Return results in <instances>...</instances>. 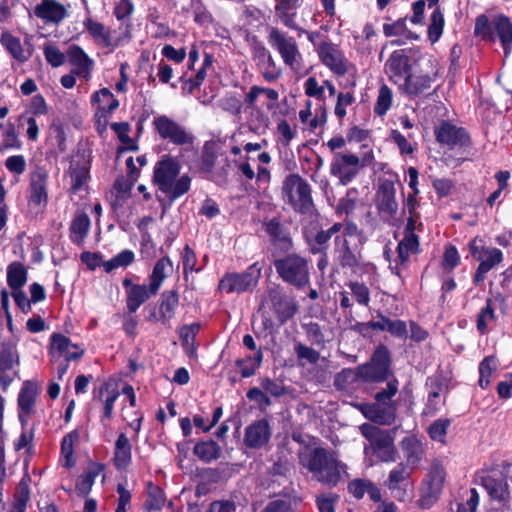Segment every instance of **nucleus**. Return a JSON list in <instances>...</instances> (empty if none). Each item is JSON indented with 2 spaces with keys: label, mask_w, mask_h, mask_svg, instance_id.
I'll use <instances>...</instances> for the list:
<instances>
[{
  "label": "nucleus",
  "mask_w": 512,
  "mask_h": 512,
  "mask_svg": "<svg viewBox=\"0 0 512 512\" xmlns=\"http://www.w3.org/2000/svg\"><path fill=\"white\" fill-rule=\"evenodd\" d=\"M181 163L170 154H164L155 163L152 183L166 195L168 204L186 194L191 187V178L188 174L179 176Z\"/></svg>",
  "instance_id": "nucleus-1"
},
{
  "label": "nucleus",
  "mask_w": 512,
  "mask_h": 512,
  "mask_svg": "<svg viewBox=\"0 0 512 512\" xmlns=\"http://www.w3.org/2000/svg\"><path fill=\"white\" fill-rule=\"evenodd\" d=\"M299 464L320 483L335 487L340 479V462L326 448L306 446L298 452Z\"/></svg>",
  "instance_id": "nucleus-2"
},
{
  "label": "nucleus",
  "mask_w": 512,
  "mask_h": 512,
  "mask_svg": "<svg viewBox=\"0 0 512 512\" xmlns=\"http://www.w3.org/2000/svg\"><path fill=\"white\" fill-rule=\"evenodd\" d=\"M398 385L396 377L389 380L385 388L375 393L374 402L362 404L363 415L374 423L391 425L396 419L397 403L393 398L398 393Z\"/></svg>",
  "instance_id": "nucleus-3"
},
{
  "label": "nucleus",
  "mask_w": 512,
  "mask_h": 512,
  "mask_svg": "<svg viewBox=\"0 0 512 512\" xmlns=\"http://www.w3.org/2000/svg\"><path fill=\"white\" fill-rule=\"evenodd\" d=\"M279 278L298 290L310 285L309 260L298 254L289 253L273 262Z\"/></svg>",
  "instance_id": "nucleus-4"
},
{
  "label": "nucleus",
  "mask_w": 512,
  "mask_h": 512,
  "mask_svg": "<svg viewBox=\"0 0 512 512\" xmlns=\"http://www.w3.org/2000/svg\"><path fill=\"white\" fill-rule=\"evenodd\" d=\"M282 198L296 213L307 215L312 212L314 202L310 184L298 173L288 174L282 184Z\"/></svg>",
  "instance_id": "nucleus-5"
},
{
  "label": "nucleus",
  "mask_w": 512,
  "mask_h": 512,
  "mask_svg": "<svg viewBox=\"0 0 512 512\" xmlns=\"http://www.w3.org/2000/svg\"><path fill=\"white\" fill-rule=\"evenodd\" d=\"M360 431L362 436L369 442V446H366L364 449L366 455L371 453L380 462L392 463L396 461L397 449L394 445V437L390 431L368 423L361 425Z\"/></svg>",
  "instance_id": "nucleus-6"
},
{
  "label": "nucleus",
  "mask_w": 512,
  "mask_h": 512,
  "mask_svg": "<svg viewBox=\"0 0 512 512\" xmlns=\"http://www.w3.org/2000/svg\"><path fill=\"white\" fill-rule=\"evenodd\" d=\"M262 265L254 262L242 272H225L218 282L217 290L226 294L252 292L261 278Z\"/></svg>",
  "instance_id": "nucleus-7"
},
{
  "label": "nucleus",
  "mask_w": 512,
  "mask_h": 512,
  "mask_svg": "<svg viewBox=\"0 0 512 512\" xmlns=\"http://www.w3.org/2000/svg\"><path fill=\"white\" fill-rule=\"evenodd\" d=\"M364 383L388 382L394 376L392 370V355L389 348L380 343L372 352L369 360L360 364Z\"/></svg>",
  "instance_id": "nucleus-8"
},
{
  "label": "nucleus",
  "mask_w": 512,
  "mask_h": 512,
  "mask_svg": "<svg viewBox=\"0 0 512 512\" xmlns=\"http://www.w3.org/2000/svg\"><path fill=\"white\" fill-rule=\"evenodd\" d=\"M471 257L479 261L478 267L473 275V282L479 285L486 279L487 273L503 261V252L496 247H486L484 240L478 236L468 243Z\"/></svg>",
  "instance_id": "nucleus-9"
},
{
  "label": "nucleus",
  "mask_w": 512,
  "mask_h": 512,
  "mask_svg": "<svg viewBox=\"0 0 512 512\" xmlns=\"http://www.w3.org/2000/svg\"><path fill=\"white\" fill-rule=\"evenodd\" d=\"M17 339L9 338L0 342V387L6 391L19 378L20 356Z\"/></svg>",
  "instance_id": "nucleus-10"
},
{
  "label": "nucleus",
  "mask_w": 512,
  "mask_h": 512,
  "mask_svg": "<svg viewBox=\"0 0 512 512\" xmlns=\"http://www.w3.org/2000/svg\"><path fill=\"white\" fill-rule=\"evenodd\" d=\"M433 134L439 145L448 147L450 150L454 148L466 150L472 146V138L468 130L449 120L442 119L435 124Z\"/></svg>",
  "instance_id": "nucleus-11"
},
{
  "label": "nucleus",
  "mask_w": 512,
  "mask_h": 512,
  "mask_svg": "<svg viewBox=\"0 0 512 512\" xmlns=\"http://www.w3.org/2000/svg\"><path fill=\"white\" fill-rule=\"evenodd\" d=\"M410 48H402L394 50L384 64V72L389 81L397 86V89L406 79H409L416 60L411 56Z\"/></svg>",
  "instance_id": "nucleus-12"
},
{
  "label": "nucleus",
  "mask_w": 512,
  "mask_h": 512,
  "mask_svg": "<svg viewBox=\"0 0 512 512\" xmlns=\"http://www.w3.org/2000/svg\"><path fill=\"white\" fill-rule=\"evenodd\" d=\"M153 127L162 140L175 146H192L194 143V135L167 115L154 117Z\"/></svg>",
  "instance_id": "nucleus-13"
},
{
  "label": "nucleus",
  "mask_w": 512,
  "mask_h": 512,
  "mask_svg": "<svg viewBox=\"0 0 512 512\" xmlns=\"http://www.w3.org/2000/svg\"><path fill=\"white\" fill-rule=\"evenodd\" d=\"M267 297L278 321V326H283L299 312V304L296 298L289 295L280 285L268 288Z\"/></svg>",
  "instance_id": "nucleus-14"
},
{
  "label": "nucleus",
  "mask_w": 512,
  "mask_h": 512,
  "mask_svg": "<svg viewBox=\"0 0 512 512\" xmlns=\"http://www.w3.org/2000/svg\"><path fill=\"white\" fill-rule=\"evenodd\" d=\"M120 395L119 380L115 377L107 378L93 390L92 401L101 405V423L113 418L114 404Z\"/></svg>",
  "instance_id": "nucleus-15"
},
{
  "label": "nucleus",
  "mask_w": 512,
  "mask_h": 512,
  "mask_svg": "<svg viewBox=\"0 0 512 512\" xmlns=\"http://www.w3.org/2000/svg\"><path fill=\"white\" fill-rule=\"evenodd\" d=\"M267 39L269 45L280 54L284 64L295 69L297 59L301 58L295 38L277 27H270Z\"/></svg>",
  "instance_id": "nucleus-16"
},
{
  "label": "nucleus",
  "mask_w": 512,
  "mask_h": 512,
  "mask_svg": "<svg viewBox=\"0 0 512 512\" xmlns=\"http://www.w3.org/2000/svg\"><path fill=\"white\" fill-rule=\"evenodd\" d=\"M335 259L342 270L357 273L362 268V245L351 244L350 240L334 238Z\"/></svg>",
  "instance_id": "nucleus-17"
},
{
  "label": "nucleus",
  "mask_w": 512,
  "mask_h": 512,
  "mask_svg": "<svg viewBox=\"0 0 512 512\" xmlns=\"http://www.w3.org/2000/svg\"><path fill=\"white\" fill-rule=\"evenodd\" d=\"M413 468L405 463H398L388 474V478L384 481V485L390 490L393 497L404 502L413 490L410 476Z\"/></svg>",
  "instance_id": "nucleus-18"
},
{
  "label": "nucleus",
  "mask_w": 512,
  "mask_h": 512,
  "mask_svg": "<svg viewBox=\"0 0 512 512\" xmlns=\"http://www.w3.org/2000/svg\"><path fill=\"white\" fill-rule=\"evenodd\" d=\"M361 167L360 158L357 155L337 152L330 164V174L345 186L355 179Z\"/></svg>",
  "instance_id": "nucleus-19"
},
{
  "label": "nucleus",
  "mask_w": 512,
  "mask_h": 512,
  "mask_svg": "<svg viewBox=\"0 0 512 512\" xmlns=\"http://www.w3.org/2000/svg\"><path fill=\"white\" fill-rule=\"evenodd\" d=\"M41 393V384L36 380L23 382L17 397L18 417L26 425L35 413L36 402Z\"/></svg>",
  "instance_id": "nucleus-20"
},
{
  "label": "nucleus",
  "mask_w": 512,
  "mask_h": 512,
  "mask_svg": "<svg viewBox=\"0 0 512 512\" xmlns=\"http://www.w3.org/2000/svg\"><path fill=\"white\" fill-rule=\"evenodd\" d=\"M437 76L438 70L433 68L430 71H415L414 69L409 79L403 82L398 91L411 99L417 98L431 89Z\"/></svg>",
  "instance_id": "nucleus-21"
},
{
  "label": "nucleus",
  "mask_w": 512,
  "mask_h": 512,
  "mask_svg": "<svg viewBox=\"0 0 512 512\" xmlns=\"http://www.w3.org/2000/svg\"><path fill=\"white\" fill-rule=\"evenodd\" d=\"M263 228L269 237L270 244L282 251L289 252L293 248V240L289 227L282 222L280 216L265 218Z\"/></svg>",
  "instance_id": "nucleus-22"
},
{
  "label": "nucleus",
  "mask_w": 512,
  "mask_h": 512,
  "mask_svg": "<svg viewBox=\"0 0 512 512\" xmlns=\"http://www.w3.org/2000/svg\"><path fill=\"white\" fill-rule=\"evenodd\" d=\"M375 205L382 219L391 220L396 217L398 203L396 201L395 185L392 180L385 179L380 182L376 192Z\"/></svg>",
  "instance_id": "nucleus-23"
},
{
  "label": "nucleus",
  "mask_w": 512,
  "mask_h": 512,
  "mask_svg": "<svg viewBox=\"0 0 512 512\" xmlns=\"http://www.w3.org/2000/svg\"><path fill=\"white\" fill-rule=\"evenodd\" d=\"M251 54L266 82L272 83L280 78L281 70L277 67L273 56L262 42L254 41L251 45Z\"/></svg>",
  "instance_id": "nucleus-24"
},
{
  "label": "nucleus",
  "mask_w": 512,
  "mask_h": 512,
  "mask_svg": "<svg viewBox=\"0 0 512 512\" xmlns=\"http://www.w3.org/2000/svg\"><path fill=\"white\" fill-rule=\"evenodd\" d=\"M271 436L272 430L269 421L262 418L245 428L243 442L247 448L258 450L269 443Z\"/></svg>",
  "instance_id": "nucleus-25"
},
{
  "label": "nucleus",
  "mask_w": 512,
  "mask_h": 512,
  "mask_svg": "<svg viewBox=\"0 0 512 512\" xmlns=\"http://www.w3.org/2000/svg\"><path fill=\"white\" fill-rule=\"evenodd\" d=\"M316 51L321 62L334 74L343 76L347 73L346 60L343 53L328 41L321 42Z\"/></svg>",
  "instance_id": "nucleus-26"
},
{
  "label": "nucleus",
  "mask_w": 512,
  "mask_h": 512,
  "mask_svg": "<svg viewBox=\"0 0 512 512\" xmlns=\"http://www.w3.org/2000/svg\"><path fill=\"white\" fill-rule=\"evenodd\" d=\"M99 95L110 100L108 106H98L94 116L95 129L98 135L102 137L107 131L110 115L119 107V101L108 88H102L94 92L91 97L92 101H99Z\"/></svg>",
  "instance_id": "nucleus-27"
},
{
  "label": "nucleus",
  "mask_w": 512,
  "mask_h": 512,
  "mask_svg": "<svg viewBox=\"0 0 512 512\" xmlns=\"http://www.w3.org/2000/svg\"><path fill=\"white\" fill-rule=\"evenodd\" d=\"M90 168L91 162L85 153L72 157L70 161V177L72 181L70 192L72 194L77 193L87 184L90 178Z\"/></svg>",
  "instance_id": "nucleus-28"
},
{
  "label": "nucleus",
  "mask_w": 512,
  "mask_h": 512,
  "mask_svg": "<svg viewBox=\"0 0 512 512\" xmlns=\"http://www.w3.org/2000/svg\"><path fill=\"white\" fill-rule=\"evenodd\" d=\"M396 252L395 265H391L390 270L392 274L401 277V269L408 265L410 255L421 252L419 237L403 236L397 244Z\"/></svg>",
  "instance_id": "nucleus-29"
},
{
  "label": "nucleus",
  "mask_w": 512,
  "mask_h": 512,
  "mask_svg": "<svg viewBox=\"0 0 512 512\" xmlns=\"http://www.w3.org/2000/svg\"><path fill=\"white\" fill-rule=\"evenodd\" d=\"M47 174L42 170H36L31 175L29 205L40 209L47 202Z\"/></svg>",
  "instance_id": "nucleus-30"
},
{
  "label": "nucleus",
  "mask_w": 512,
  "mask_h": 512,
  "mask_svg": "<svg viewBox=\"0 0 512 512\" xmlns=\"http://www.w3.org/2000/svg\"><path fill=\"white\" fill-rule=\"evenodd\" d=\"M117 471H125L132 463V444L124 432L119 433L112 458Z\"/></svg>",
  "instance_id": "nucleus-31"
},
{
  "label": "nucleus",
  "mask_w": 512,
  "mask_h": 512,
  "mask_svg": "<svg viewBox=\"0 0 512 512\" xmlns=\"http://www.w3.org/2000/svg\"><path fill=\"white\" fill-rule=\"evenodd\" d=\"M303 237L311 254L325 253L330 247V236L328 232L318 226L306 228Z\"/></svg>",
  "instance_id": "nucleus-32"
},
{
  "label": "nucleus",
  "mask_w": 512,
  "mask_h": 512,
  "mask_svg": "<svg viewBox=\"0 0 512 512\" xmlns=\"http://www.w3.org/2000/svg\"><path fill=\"white\" fill-rule=\"evenodd\" d=\"M180 296L177 289L165 290L161 293L157 302L164 326H170V321L175 317L179 307Z\"/></svg>",
  "instance_id": "nucleus-33"
},
{
  "label": "nucleus",
  "mask_w": 512,
  "mask_h": 512,
  "mask_svg": "<svg viewBox=\"0 0 512 512\" xmlns=\"http://www.w3.org/2000/svg\"><path fill=\"white\" fill-rule=\"evenodd\" d=\"M105 469L102 463H92L87 471L79 475L75 485V493L86 498L92 490L96 477Z\"/></svg>",
  "instance_id": "nucleus-34"
},
{
  "label": "nucleus",
  "mask_w": 512,
  "mask_h": 512,
  "mask_svg": "<svg viewBox=\"0 0 512 512\" xmlns=\"http://www.w3.org/2000/svg\"><path fill=\"white\" fill-rule=\"evenodd\" d=\"M496 37L499 38L504 54L507 57L512 51V21L505 14L495 16Z\"/></svg>",
  "instance_id": "nucleus-35"
},
{
  "label": "nucleus",
  "mask_w": 512,
  "mask_h": 512,
  "mask_svg": "<svg viewBox=\"0 0 512 512\" xmlns=\"http://www.w3.org/2000/svg\"><path fill=\"white\" fill-rule=\"evenodd\" d=\"M201 330V323L194 322L191 324H184L179 327L178 334L183 349L186 351L188 357L193 358L197 356L196 336Z\"/></svg>",
  "instance_id": "nucleus-36"
},
{
  "label": "nucleus",
  "mask_w": 512,
  "mask_h": 512,
  "mask_svg": "<svg viewBox=\"0 0 512 512\" xmlns=\"http://www.w3.org/2000/svg\"><path fill=\"white\" fill-rule=\"evenodd\" d=\"M150 291V285L136 284L128 289L126 294V308L129 313H135L150 297L155 296Z\"/></svg>",
  "instance_id": "nucleus-37"
},
{
  "label": "nucleus",
  "mask_w": 512,
  "mask_h": 512,
  "mask_svg": "<svg viewBox=\"0 0 512 512\" xmlns=\"http://www.w3.org/2000/svg\"><path fill=\"white\" fill-rule=\"evenodd\" d=\"M481 483L492 500L502 502L509 497V486L504 478L485 476Z\"/></svg>",
  "instance_id": "nucleus-38"
},
{
  "label": "nucleus",
  "mask_w": 512,
  "mask_h": 512,
  "mask_svg": "<svg viewBox=\"0 0 512 512\" xmlns=\"http://www.w3.org/2000/svg\"><path fill=\"white\" fill-rule=\"evenodd\" d=\"M193 454L204 463H211L221 457L222 448L214 440H200L193 447Z\"/></svg>",
  "instance_id": "nucleus-39"
},
{
  "label": "nucleus",
  "mask_w": 512,
  "mask_h": 512,
  "mask_svg": "<svg viewBox=\"0 0 512 512\" xmlns=\"http://www.w3.org/2000/svg\"><path fill=\"white\" fill-rule=\"evenodd\" d=\"M34 15L46 22H59L64 15V8L55 0H42L35 6Z\"/></svg>",
  "instance_id": "nucleus-40"
},
{
  "label": "nucleus",
  "mask_w": 512,
  "mask_h": 512,
  "mask_svg": "<svg viewBox=\"0 0 512 512\" xmlns=\"http://www.w3.org/2000/svg\"><path fill=\"white\" fill-rule=\"evenodd\" d=\"M401 448L406 458L405 464L414 468L424 454L422 443L414 436H407L402 439Z\"/></svg>",
  "instance_id": "nucleus-41"
},
{
  "label": "nucleus",
  "mask_w": 512,
  "mask_h": 512,
  "mask_svg": "<svg viewBox=\"0 0 512 512\" xmlns=\"http://www.w3.org/2000/svg\"><path fill=\"white\" fill-rule=\"evenodd\" d=\"M359 381L364 382L360 365L355 368H343L335 375L333 385L337 391H346L351 385Z\"/></svg>",
  "instance_id": "nucleus-42"
},
{
  "label": "nucleus",
  "mask_w": 512,
  "mask_h": 512,
  "mask_svg": "<svg viewBox=\"0 0 512 512\" xmlns=\"http://www.w3.org/2000/svg\"><path fill=\"white\" fill-rule=\"evenodd\" d=\"M498 316L496 314L494 301L487 298L485 305L479 310L476 316V329L480 335H486L489 332L488 324L496 323Z\"/></svg>",
  "instance_id": "nucleus-43"
},
{
  "label": "nucleus",
  "mask_w": 512,
  "mask_h": 512,
  "mask_svg": "<svg viewBox=\"0 0 512 512\" xmlns=\"http://www.w3.org/2000/svg\"><path fill=\"white\" fill-rule=\"evenodd\" d=\"M275 11L279 15L283 24L290 29H298L295 23L296 12L291 13V10H297L300 7L299 0H274Z\"/></svg>",
  "instance_id": "nucleus-44"
},
{
  "label": "nucleus",
  "mask_w": 512,
  "mask_h": 512,
  "mask_svg": "<svg viewBox=\"0 0 512 512\" xmlns=\"http://www.w3.org/2000/svg\"><path fill=\"white\" fill-rule=\"evenodd\" d=\"M172 261L168 256H164L156 261L152 273L149 275L150 291L158 294L164 280L167 278L165 272L167 267L172 268Z\"/></svg>",
  "instance_id": "nucleus-45"
},
{
  "label": "nucleus",
  "mask_w": 512,
  "mask_h": 512,
  "mask_svg": "<svg viewBox=\"0 0 512 512\" xmlns=\"http://www.w3.org/2000/svg\"><path fill=\"white\" fill-rule=\"evenodd\" d=\"M263 361L262 349L257 350L253 356L248 355L245 358L235 360V366L239 368L240 378H249L255 375L256 370L261 366Z\"/></svg>",
  "instance_id": "nucleus-46"
},
{
  "label": "nucleus",
  "mask_w": 512,
  "mask_h": 512,
  "mask_svg": "<svg viewBox=\"0 0 512 512\" xmlns=\"http://www.w3.org/2000/svg\"><path fill=\"white\" fill-rule=\"evenodd\" d=\"M407 19L408 17L405 16L397 19L393 23H384L383 34L385 35V37L390 38L401 36L404 37L406 40H417L418 35L415 32L408 29L407 27Z\"/></svg>",
  "instance_id": "nucleus-47"
},
{
  "label": "nucleus",
  "mask_w": 512,
  "mask_h": 512,
  "mask_svg": "<svg viewBox=\"0 0 512 512\" xmlns=\"http://www.w3.org/2000/svg\"><path fill=\"white\" fill-rule=\"evenodd\" d=\"M166 502V495L164 490L154 485L152 482L148 484L147 499L144 503V510L146 512L160 511Z\"/></svg>",
  "instance_id": "nucleus-48"
},
{
  "label": "nucleus",
  "mask_w": 512,
  "mask_h": 512,
  "mask_svg": "<svg viewBox=\"0 0 512 512\" xmlns=\"http://www.w3.org/2000/svg\"><path fill=\"white\" fill-rule=\"evenodd\" d=\"M90 228V218L87 214L78 215L70 226V239L77 245H81L86 238Z\"/></svg>",
  "instance_id": "nucleus-49"
},
{
  "label": "nucleus",
  "mask_w": 512,
  "mask_h": 512,
  "mask_svg": "<svg viewBox=\"0 0 512 512\" xmlns=\"http://www.w3.org/2000/svg\"><path fill=\"white\" fill-rule=\"evenodd\" d=\"M495 30V18L490 21L486 14H481L475 19L474 34L481 37L483 41L495 42L496 34Z\"/></svg>",
  "instance_id": "nucleus-50"
},
{
  "label": "nucleus",
  "mask_w": 512,
  "mask_h": 512,
  "mask_svg": "<svg viewBox=\"0 0 512 512\" xmlns=\"http://www.w3.org/2000/svg\"><path fill=\"white\" fill-rule=\"evenodd\" d=\"M27 281V271L23 264L19 262H12L7 267V283L13 290H20Z\"/></svg>",
  "instance_id": "nucleus-51"
},
{
  "label": "nucleus",
  "mask_w": 512,
  "mask_h": 512,
  "mask_svg": "<svg viewBox=\"0 0 512 512\" xmlns=\"http://www.w3.org/2000/svg\"><path fill=\"white\" fill-rule=\"evenodd\" d=\"M83 24L86 31L95 41L100 42L105 47L111 45V34L102 23L88 17Z\"/></svg>",
  "instance_id": "nucleus-52"
},
{
  "label": "nucleus",
  "mask_w": 512,
  "mask_h": 512,
  "mask_svg": "<svg viewBox=\"0 0 512 512\" xmlns=\"http://www.w3.org/2000/svg\"><path fill=\"white\" fill-rule=\"evenodd\" d=\"M49 355L53 363H57V373L59 379L64 374V365L62 362V356L64 355V336L59 333H55L51 337V345L49 349Z\"/></svg>",
  "instance_id": "nucleus-53"
},
{
  "label": "nucleus",
  "mask_w": 512,
  "mask_h": 512,
  "mask_svg": "<svg viewBox=\"0 0 512 512\" xmlns=\"http://www.w3.org/2000/svg\"><path fill=\"white\" fill-rule=\"evenodd\" d=\"M444 15L440 7H436L430 16L427 34L432 44L436 43L442 36L444 29Z\"/></svg>",
  "instance_id": "nucleus-54"
},
{
  "label": "nucleus",
  "mask_w": 512,
  "mask_h": 512,
  "mask_svg": "<svg viewBox=\"0 0 512 512\" xmlns=\"http://www.w3.org/2000/svg\"><path fill=\"white\" fill-rule=\"evenodd\" d=\"M0 42L16 60L25 61L27 59L20 40L10 32L4 31L0 36Z\"/></svg>",
  "instance_id": "nucleus-55"
},
{
  "label": "nucleus",
  "mask_w": 512,
  "mask_h": 512,
  "mask_svg": "<svg viewBox=\"0 0 512 512\" xmlns=\"http://www.w3.org/2000/svg\"><path fill=\"white\" fill-rule=\"evenodd\" d=\"M392 102L393 92L391 88L386 84L381 85L374 105V113L380 117L386 115L392 106Z\"/></svg>",
  "instance_id": "nucleus-56"
},
{
  "label": "nucleus",
  "mask_w": 512,
  "mask_h": 512,
  "mask_svg": "<svg viewBox=\"0 0 512 512\" xmlns=\"http://www.w3.org/2000/svg\"><path fill=\"white\" fill-rule=\"evenodd\" d=\"M135 260V254L132 250L125 249L116 254L108 261H104L102 266L106 273L112 272L114 269L119 267H127L131 265Z\"/></svg>",
  "instance_id": "nucleus-57"
},
{
  "label": "nucleus",
  "mask_w": 512,
  "mask_h": 512,
  "mask_svg": "<svg viewBox=\"0 0 512 512\" xmlns=\"http://www.w3.org/2000/svg\"><path fill=\"white\" fill-rule=\"evenodd\" d=\"M427 476L430 493H439L443 488L446 477L444 467L439 462H434Z\"/></svg>",
  "instance_id": "nucleus-58"
},
{
  "label": "nucleus",
  "mask_w": 512,
  "mask_h": 512,
  "mask_svg": "<svg viewBox=\"0 0 512 512\" xmlns=\"http://www.w3.org/2000/svg\"><path fill=\"white\" fill-rule=\"evenodd\" d=\"M355 194V189H348L345 196L338 200L335 208V214L337 216L345 215V218H350V215L354 212L357 206Z\"/></svg>",
  "instance_id": "nucleus-59"
},
{
  "label": "nucleus",
  "mask_w": 512,
  "mask_h": 512,
  "mask_svg": "<svg viewBox=\"0 0 512 512\" xmlns=\"http://www.w3.org/2000/svg\"><path fill=\"white\" fill-rule=\"evenodd\" d=\"M451 425V420L449 418H439L435 420L428 428L429 437L436 442L445 444L446 443V435L448 429Z\"/></svg>",
  "instance_id": "nucleus-60"
},
{
  "label": "nucleus",
  "mask_w": 512,
  "mask_h": 512,
  "mask_svg": "<svg viewBox=\"0 0 512 512\" xmlns=\"http://www.w3.org/2000/svg\"><path fill=\"white\" fill-rule=\"evenodd\" d=\"M136 182L137 181L123 175L116 178L113 184V188L116 192L113 206H116L118 202L125 201L130 197L131 190Z\"/></svg>",
  "instance_id": "nucleus-61"
},
{
  "label": "nucleus",
  "mask_w": 512,
  "mask_h": 512,
  "mask_svg": "<svg viewBox=\"0 0 512 512\" xmlns=\"http://www.w3.org/2000/svg\"><path fill=\"white\" fill-rule=\"evenodd\" d=\"M111 129L116 133L119 141L126 145V149L135 151L138 149L135 141L128 135L130 124L128 122H114L110 124Z\"/></svg>",
  "instance_id": "nucleus-62"
},
{
  "label": "nucleus",
  "mask_w": 512,
  "mask_h": 512,
  "mask_svg": "<svg viewBox=\"0 0 512 512\" xmlns=\"http://www.w3.org/2000/svg\"><path fill=\"white\" fill-rule=\"evenodd\" d=\"M461 258L458 252V249L454 245H448L445 247L441 266L443 270L447 273H452V271L460 264Z\"/></svg>",
  "instance_id": "nucleus-63"
},
{
  "label": "nucleus",
  "mask_w": 512,
  "mask_h": 512,
  "mask_svg": "<svg viewBox=\"0 0 512 512\" xmlns=\"http://www.w3.org/2000/svg\"><path fill=\"white\" fill-rule=\"evenodd\" d=\"M347 286L349 287L351 294L355 301L362 306L367 307L370 303V290L362 282L350 281Z\"/></svg>",
  "instance_id": "nucleus-64"
}]
</instances>
